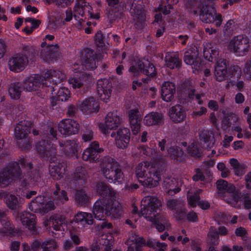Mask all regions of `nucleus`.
<instances>
[{
    "label": "nucleus",
    "instance_id": "obj_17",
    "mask_svg": "<svg viewBox=\"0 0 251 251\" xmlns=\"http://www.w3.org/2000/svg\"><path fill=\"white\" fill-rule=\"evenodd\" d=\"M79 127V125L76 121L65 119L58 124V129L61 134L69 136L77 133Z\"/></svg>",
    "mask_w": 251,
    "mask_h": 251
},
{
    "label": "nucleus",
    "instance_id": "obj_26",
    "mask_svg": "<svg viewBox=\"0 0 251 251\" xmlns=\"http://www.w3.org/2000/svg\"><path fill=\"white\" fill-rule=\"evenodd\" d=\"M202 191L201 189H199L194 194L188 196V204L190 206L194 207L198 205L202 209H207L209 208L210 204L207 201H200V197L199 195Z\"/></svg>",
    "mask_w": 251,
    "mask_h": 251
},
{
    "label": "nucleus",
    "instance_id": "obj_5",
    "mask_svg": "<svg viewBox=\"0 0 251 251\" xmlns=\"http://www.w3.org/2000/svg\"><path fill=\"white\" fill-rule=\"evenodd\" d=\"M227 50L237 56H243L250 49L249 38L246 35L241 34L233 37L226 43Z\"/></svg>",
    "mask_w": 251,
    "mask_h": 251
},
{
    "label": "nucleus",
    "instance_id": "obj_49",
    "mask_svg": "<svg viewBox=\"0 0 251 251\" xmlns=\"http://www.w3.org/2000/svg\"><path fill=\"white\" fill-rule=\"evenodd\" d=\"M168 5L160 4L157 8L156 12H162L164 15H167L171 12L172 9V5L176 4L178 3L179 0H166Z\"/></svg>",
    "mask_w": 251,
    "mask_h": 251
},
{
    "label": "nucleus",
    "instance_id": "obj_53",
    "mask_svg": "<svg viewBox=\"0 0 251 251\" xmlns=\"http://www.w3.org/2000/svg\"><path fill=\"white\" fill-rule=\"evenodd\" d=\"M183 152L180 148L176 146L170 147L167 150V155L170 156L172 159H176L182 155Z\"/></svg>",
    "mask_w": 251,
    "mask_h": 251
},
{
    "label": "nucleus",
    "instance_id": "obj_22",
    "mask_svg": "<svg viewBox=\"0 0 251 251\" xmlns=\"http://www.w3.org/2000/svg\"><path fill=\"white\" fill-rule=\"evenodd\" d=\"M241 193L234 185H230L228 189L222 196L224 200L233 206H235L240 198Z\"/></svg>",
    "mask_w": 251,
    "mask_h": 251
},
{
    "label": "nucleus",
    "instance_id": "obj_31",
    "mask_svg": "<svg viewBox=\"0 0 251 251\" xmlns=\"http://www.w3.org/2000/svg\"><path fill=\"white\" fill-rule=\"evenodd\" d=\"M20 220L23 225L25 226L30 231L35 228V216L29 212L24 211L19 213Z\"/></svg>",
    "mask_w": 251,
    "mask_h": 251
},
{
    "label": "nucleus",
    "instance_id": "obj_3",
    "mask_svg": "<svg viewBox=\"0 0 251 251\" xmlns=\"http://www.w3.org/2000/svg\"><path fill=\"white\" fill-rule=\"evenodd\" d=\"M162 206V203L156 197L147 196L145 197L141 201V209L140 214L146 219L150 222L153 221L158 215L157 213Z\"/></svg>",
    "mask_w": 251,
    "mask_h": 251
},
{
    "label": "nucleus",
    "instance_id": "obj_56",
    "mask_svg": "<svg viewBox=\"0 0 251 251\" xmlns=\"http://www.w3.org/2000/svg\"><path fill=\"white\" fill-rule=\"evenodd\" d=\"M165 61L166 63H179V56L177 52H167L165 55Z\"/></svg>",
    "mask_w": 251,
    "mask_h": 251
},
{
    "label": "nucleus",
    "instance_id": "obj_14",
    "mask_svg": "<svg viewBox=\"0 0 251 251\" xmlns=\"http://www.w3.org/2000/svg\"><path fill=\"white\" fill-rule=\"evenodd\" d=\"M43 77L44 78V82H47L50 85L47 86L49 90L53 92L55 90L56 85L66 79V75L60 71L50 70L47 71Z\"/></svg>",
    "mask_w": 251,
    "mask_h": 251
},
{
    "label": "nucleus",
    "instance_id": "obj_41",
    "mask_svg": "<svg viewBox=\"0 0 251 251\" xmlns=\"http://www.w3.org/2000/svg\"><path fill=\"white\" fill-rule=\"evenodd\" d=\"M22 90V84L19 82L12 83L8 88V93L12 99L17 100L20 98Z\"/></svg>",
    "mask_w": 251,
    "mask_h": 251
},
{
    "label": "nucleus",
    "instance_id": "obj_9",
    "mask_svg": "<svg viewBox=\"0 0 251 251\" xmlns=\"http://www.w3.org/2000/svg\"><path fill=\"white\" fill-rule=\"evenodd\" d=\"M91 11V6L84 0H79L75 3L74 7V17L75 20H77L78 29H81L84 23L83 19L80 17H82L86 13H88L91 19H98L99 18L98 13L93 14Z\"/></svg>",
    "mask_w": 251,
    "mask_h": 251
},
{
    "label": "nucleus",
    "instance_id": "obj_48",
    "mask_svg": "<svg viewBox=\"0 0 251 251\" xmlns=\"http://www.w3.org/2000/svg\"><path fill=\"white\" fill-rule=\"evenodd\" d=\"M75 198L76 203L79 205L85 204L89 200V197L83 190L77 191L75 195Z\"/></svg>",
    "mask_w": 251,
    "mask_h": 251
},
{
    "label": "nucleus",
    "instance_id": "obj_20",
    "mask_svg": "<svg viewBox=\"0 0 251 251\" xmlns=\"http://www.w3.org/2000/svg\"><path fill=\"white\" fill-rule=\"evenodd\" d=\"M168 115L172 122L178 124L185 120L186 112L181 105L176 104L169 109Z\"/></svg>",
    "mask_w": 251,
    "mask_h": 251
},
{
    "label": "nucleus",
    "instance_id": "obj_2",
    "mask_svg": "<svg viewBox=\"0 0 251 251\" xmlns=\"http://www.w3.org/2000/svg\"><path fill=\"white\" fill-rule=\"evenodd\" d=\"M162 170L148 161H143L138 164L135 168V175L139 178H144L139 181L142 185L148 187L157 186L161 179Z\"/></svg>",
    "mask_w": 251,
    "mask_h": 251
},
{
    "label": "nucleus",
    "instance_id": "obj_4",
    "mask_svg": "<svg viewBox=\"0 0 251 251\" xmlns=\"http://www.w3.org/2000/svg\"><path fill=\"white\" fill-rule=\"evenodd\" d=\"M23 177L19 164L10 163L0 172V186L5 187L14 181L21 180Z\"/></svg>",
    "mask_w": 251,
    "mask_h": 251
},
{
    "label": "nucleus",
    "instance_id": "obj_30",
    "mask_svg": "<svg viewBox=\"0 0 251 251\" xmlns=\"http://www.w3.org/2000/svg\"><path fill=\"white\" fill-rule=\"evenodd\" d=\"M81 110L85 113H90L98 111V104L94 97L86 99L79 104Z\"/></svg>",
    "mask_w": 251,
    "mask_h": 251
},
{
    "label": "nucleus",
    "instance_id": "obj_10",
    "mask_svg": "<svg viewBox=\"0 0 251 251\" xmlns=\"http://www.w3.org/2000/svg\"><path fill=\"white\" fill-rule=\"evenodd\" d=\"M195 14L199 13L201 20L207 23H215L216 26H220L222 19L221 15L217 14L216 10L211 5H204L199 9H193Z\"/></svg>",
    "mask_w": 251,
    "mask_h": 251
},
{
    "label": "nucleus",
    "instance_id": "obj_39",
    "mask_svg": "<svg viewBox=\"0 0 251 251\" xmlns=\"http://www.w3.org/2000/svg\"><path fill=\"white\" fill-rule=\"evenodd\" d=\"M200 137L201 140L206 144V147L211 148L214 144L215 140L212 133L206 129H202L200 131Z\"/></svg>",
    "mask_w": 251,
    "mask_h": 251
},
{
    "label": "nucleus",
    "instance_id": "obj_13",
    "mask_svg": "<svg viewBox=\"0 0 251 251\" xmlns=\"http://www.w3.org/2000/svg\"><path fill=\"white\" fill-rule=\"evenodd\" d=\"M44 78L42 76L34 74L26 77L23 82V89L27 92H32L38 90L41 87L50 86L48 83L44 82Z\"/></svg>",
    "mask_w": 251,
    "mask_h": 251
},
{
    "label": "nucleus",
    "instance_id": "obj_54",
    "mask_svg": "<svg viewBox=\"0 0 251 251\" xmlns=\"http://www.w3.org/2000/svg\"><path fill=\"white\" fill-rule=\"evenodd\" d=\"M70 98V92L68 89L62 88L56 93L55 99L57 100L66 101Z\"/></svg>",
    "mask_w": 251,
    "mask_h": 251
},
{
    "label": "nucleus",
    "instance_id": "obj_38",
    "mask_svg": "<svg viewBox=\"0 0 251 251\" xmlns=\"http://www.w3.org/2000/svg\"><path fill=\"white\" fill-rule=\"evenodd\" d=\"M75 221L76 223H80L82 225H92L94 219L91 213L79 212L75 217Z\"/></svg>",
    "mask_w": 251,
    "mask_h": 251
},
{
    "label": "nucleus",
    "instance_id": "obj_45",
    "mask_svg": "<svg viewBox=\"0 0 251 251\" xmlns=\"http://www.w3.org/2000/svg\"><path fill=\"white\" fill-rule=\"evenodd\" d=\"M56 190L54 192V198L57 204L63 203L66 202L68 198L67 197L66 192L64 190H60L59 186L58 184L55 185Z\"/></svg>",
    "mask_w": 251,
    "mask_h": 251
},
{
    "label": "nucleus",
    "instance_id": "obj_42",
    "mask_svg": "<svg viewBox=\"0 0 251 251\" xmlns=\"http://www.w3.org/2000/svg\"><path fill=\"white\" fill-rule=\"evenodd\" d=\"M158 217L156 218L153 221L151 222L155 225L156 228L159 232H162L166 228H168L169 224L166 217L162 214L158 215Z\"/></svg>",
    "mask_w": 251,
    "mask_h": 251
},
{
    "label": "nucleus",
    "instance_id": "obj_63",
    "mask_svg": "<svg viewBox=\"0 0 251 251\" xmlns=\"http://www.w3.org/2000/svg\"><path fill=\"white\" fill-rule=\"evenodd\" d=\"M9 69L14 72L19 73L25 68V64H8Z\"/></svg>",
    "mask_w": 251,
    "mask_h": 251
},
{
    "label": "nucleus",
    "instance_id": "obj_46",
    "mask_svg": "<svg viewBox=\"0 0 251 251\" xmlns=\"http://www.w3.org/2000/svg\"><path fill=\"white\" fill-rule=\"evenodd\" d=\"M136 3H134L131 8V14L135 20L143 21L145 18V13L141 6H136Z\"/></svg>",
    "mask_w": 251,
    "mask_h": 251
},
{
    "label": "nucleus",
    "instance_id": "obj_44",
    "mask_svg": "<svg viewBox=\"0 0 251 251\" xmlns=\"http://www.w3.org/2000/svg\"><path fill=\"white\" fill-rule=\"evenodd\" d=\"M129 240L133 242L131 245L134 247L135 251H142V247L145 244V242L142 237H139L136 233H133Z\"/></svg>",
    "mask_w": 251,
    "mask_h": 251
},
{
    "label": "nucleus",
    "instance_id": "obj_43",
    "mask_svg": "<svg viewBox=\"0 0 251 251\" xmlns=\"http://www.w3.org/2000/svg\"><path fill=\"white\" fill-rule=\"evenodd\" d=\"M227 73L226 64H216L215 66V76L219 81L224 80Z\"/></svg>",
    "mask_w": 251,
    "mask_h": 251
},
{
    "label": "nucleus",
    "instance_id": "obj_36",
    "mask_svg": "<svg viewBox=\"0 0 251 251\" xmlns=\"http://www.w3.org/2000/svg\"><path fill=\"white\" fill-rule=\"evenodd\" d=\"M224 117L223 119V123L227 127H231L239 124L240 119L239 117L232 112L226 113L225 110L222 111Z\"/></svg>",
    "mask_w": 251,
    "mask_h": 251
},
{
    "label": "nucleus",
    "instance_id": "obj_58",
    "mask_svg": "<svg viewBox=\"0 0 251 251\" xmlns=\"http://www.w3.org/2000/svg\"><path fill=\"white\" fill-rule=\"evenodd\" d=\"M47 3H50L51 2L55 3L58 6L65 7L71 4L74 0H45Z\"/></svg>",
    "mask_w": 251,
    "mask_h": 251
},
{
    "label": "nucleus",
    "instance_id": "obj_25",
    "mask_svg": "<svg viewBox=\"0 0 251 251\" xmlns=\"http://www.w3.org/2000/svg\"><path fill=\"white\" fill-rule=\"evenodd\" d=\"M129 71L133 73L141 72L151 76H153L156 74V69L153 64H135L130 67Z\"/></svg>",
    "mask_w": 251,
    "mask_h": 251
},
{
    "label": "nucleus",
    "instance_id": "obj_24",
    "mask_svg": "<svg viewBox=\"0 0 251 251\" xmlns=\"http://www.w3.org/2000/svg\"><path fill=\"white\" fill-rule=\"evenodd\" d=\"M88 177V173L85 168L78 166L73 175V183L76 186H83Z\"/></svg>",
    "mask_w": 251,
    "mask_h": 251
},
{
    "label": "nucleus",
    "instance_id": "obj_33",
    "mask_svg": "<svg viewBox=\"0 0 251 251\" xmlns=\"http://www.w3.org/2000/svg\"><path fill=\"white\" fill-rule=\"evenodd\" d=\"M51 176L55 180L61 179L63 176L65 169L62 163L60 162H50L49 166Z\"/></svg>",
    "mask_w": 251,
    "mask_h": 251
},
{
    "label": "nucleus",
    "instance_id": "obj_7",
    "mask_svg": "<svg viewBox=\"0 0 251 251\" xmlns=\"http://www.w3.org/2000/svg\"><path fill=\"white\" fill-rule=\"evenodd\" d=\"M95 42L97 47L96 52L95 54L90 50H88L85 52V61L91 62H98L102 61L106 53L107 45L103 42L102 35L100 32H98L96 34Z\"/></svg>",
    "mask_w": 251,
    "mask_h": 251
},
{
    "label": "nucleus",
    "instance_id": "obj_61",
    "mask_svg": "<svg viewBox=\"0 0 251 251\" xmlns=\"http://www.w3.org/2000/svg\"><path fill=\"white\" fill-rule=\"evenodd\" d=\"M94 133L90 127H86L83 131L82 138L84 142H88L93 139Z\"/></svg>",
    "mask_w": 251,
    "mask_h": 251
},
{
    "label": "nucleus",
    "instance_id": "obj_35",
    "mask_svg": "<svg viewBox=\"0 0 251 251\" xmlns=\"http://www.w3.org/2000/svg\"><path fill=\"white\" fill-rule=\"evenodd\" d=\"M4 201L7 206L11 210L19 209L22 206L24 201L14 195L8 194L4 198Z\"/></svg>",
    "mask_w": 251,
    "mask_h": 251
},
{
    "label": "nucleus",
    "instance_id": "obj_55",
    "mask_svg": "<svg viewBox=\"0 0 251 251\" xmlns=\"http://www.w3.org/2000/svg\"><path fill=\"white\" fill-rule=\"evenodd\" d=\"M188 152L194 157H199L201 154V151L196 143H191L188 148Z\"/></svg>",
    "mask_w": 251,
    "mask_h": 251
},
{
    "label": "nucleus",
    "instance_id": "obj_21",
    "mask_svg": "<svg viewBox=\"0 0 251 251\" xmlns=\"http://www.w3.org/2000/svg\"><path fill=\"white\" fill-rule=\"evenodd\" d=\"M141 115L137 109H131L128 112V120L133 134L136 135L140 131Z\"/></svg>",
    "mask_w": 251,
    "mask_h": 251
},
{
    "label": "nucleus",
    "instance_id": "obj_37",
    "mask_svg": "<svg viewBox=\"0 0 251 251\" xmlns=\"http://www.w3.org/2000/svg\"><path fill=\"white\" fill-rule=\"evenodd\" d=\"M88 79V76L86 73L82 72L79 77L71 78L69 79V82L74 89L80 88L85 83Z\"/></svg>",
    "mask_w": 251,
    "mask_h": 251
},
{
    "label": "nucleus",
    "instance_id": "obj_34",
    "mask_svg": "<svg viewBox=\"0 0 251 251\" xmlns=\"http://www.w3.org/2000/svg\"><path fill=\"white\" fill-rule=\"evenodd\" d=\"M106 201L104 199H99L93 206V214L94 217L99 220H102L104 217V211H106Z\"/></svg>",
    "mask_w": 251,
    "mask_h": 251
},
{
    "label": "nucleus",
    "instance_id": "obj_18",
    "mask_svg": "<svg viewBox=\"0 0 251 251\" xmlns=\"http://www.w3.org/2000/svg\"><path fill=\"white\" fill-rule=\"evenodd\" d=\"M130 133L129 129L121 128L116 133L113 132L111 136L115 138L116 146L120 149H125L128 146L130 140Z\"/></svg>",
    "mask_w": 251,
    "mask_h": 251
},
{
    "label": "nucleus",
    "instance_id": "obj_52",
    "mask_svg": "<svg viewBox=\"0 0 251 251\" xmlns=\"http://www.w3.org/2000/svg\"><path fill=\"white\" fill-rule=\"evenodd\" d=\"M233 184L228 183L226 181L223 179L218 180L216 182L217 188L219 193L222 196L226 191L230 185Z\"/></svg>",
    "mask_w": 251,
    "mask_h": 251
},
{
    "label": "nucleus",
    "instance_id": "obj_29",
    "mask_svg": "<svg viewBox=\"0 0 251 251\" xmlns=\"http://www.w3.org/2000/svg\"><path fill=\"white\" fill-rule=\"evenodd\" d=\"M164 116L162 113L152 112L146 115L144 118V123L148 126L158 125L163 123Z\"/></svg>",
    "mask_w": 251,
    "mask_h": 251
},
{
    "label": "nucleus",
    "instance_id": "obj_1",
    "mask_svg": "<svg viewBox=\"0 0 251 251\" xmlns=\"http://www.w3.org/2000/svg\"><path fill=\"white\" fill-rule=\"evenodd\" d=\"M102 151L103 149L100 147L99 143L94 141L84 150L82 158L84 161L92 163L100 162V171L109 182L122 183L124 175L118 163L109 156L100 158L99 153Z\"/></svg>",
    "mask_w": 251,
    "mask_h": 251
},
{
    "label": "nucleus",
    "instance_id": "obj_59",
    "mask_svg": "<svg viewBox=\"0 0 251 251\" xmlns=\"http://www.w3.org/2000/svg\"><path fill=\"white\" fill-rule=\"evenodd\" d=\"M0 222L4 228V230L2 231L3 232L5 233L8 231H11L13 229L14 226L9 218L1 219Z\"/></svg>",
    "mask_w": 251,
    "mask_h": 251
},
{
    "label": "nucleus",
    "instance_id": "obj_62",
    "mask_svg": "<svg viewBox=\"0 0 251 251\" xmlns=\"http://www.w3.org/2000/svg\"><path fill=\"white\" fill-rule=\"evenodd\" d=\"M149 151H151V157H152L154 161L155 162H157V160H160L162 161L163 160L164 158L163 156L161 155V153H160L157 149L150 148Z\"/></svg>",
    "mask_w": 251,
    "mask_h": 251
},
{
    "label": "nucleus",
    "instance_id": "obj_15",
    "mask_svg": "<svg viewBox=\"0 0 251 251\" xmlns=\"http://www.w3.org/2000/svg\"><path fill=\"white\" fill-rule=\"evenodd\" d=\"M97 89L100 100L107 103L110 100L112 92L111 82L107 79H100L97 81Z\"/></svg>",
    "mask_w": 251,
    "mask_h": 251
},
{
    "label": "nucleus",
    "instance_id": "obj_51",
    "mask_svg": "<svg viewBox=\"0 0 251 251\" xmlns=\"http://www.w3.org/2000/svg\"><path fill=\"white\" fill-rule=\"evenodd\" d=\"M219 239V233L216 228L211 227L208 233V240L210 243L213 245L218 244Z\"/></svg>",
    "mask_w": 251,
    "mask_h": 251
},
{
    "label": "nucleus",
    "instance_id": "obj_11",
    "mask_svg": "<svg viewBox=\"0 0 251 251\" xmlns=\"http://www.w3.org/2000/svg\"><path fill=\"white\" fill-rule=\"evenodd\" d=\"M28 207L30 211L34 213L44 214L53 209L54 203L51 201L46 202L45 197L39 195L31 201Z\"/></svg>",
    "mask_w": 251,
    "mask_h": 251
},
{
    "label": "nucleus",
    "instance_id": "obj_64",
    "mask_svg": "<svg viewBox=\"0 0 251 251\" xmlns=\"http://www.w3.org/2000/svg\"><path fill=\"white\" fill-rule=\"evenodd\" d=\"M12 63H25L27 62V58L25 56L22 54H16L13 56L12 58V60L10 61Z\"/></svg>",
    "mask_w": 251,
    "mask_h": 251
},
{
    "label": "nucleus",
    "instance_id": "obj_19",
    "mask_svg": "<svg viewBox=\"0 0 251 251\" xmlns=\"http://www.w3.org/2000/svg\"><path fill=\"white\" fill-rule=\"evenodd\" d=\"M184 180L181 178L176 179L174 177H166L163 183V188L166 192L170 195H173L180 190Z\"/></svg>",
    "mask_w": 251,
    "mask_h": 251
},
{
    "label": "nucleus",
    "instance_id": "obj_32",
    "mask_svg": "<svg viewBox=\"0 0 251 251\" xmlns=\"http://www.w3.org/2000/svg\"><path fill=\"white\" fill-rule=\"evenodd\" d=\"M48 225L55 230H64V226H66L65 218L61 215L53 214L50 217Z\"/></svg>",
    "mask_w": 251,
    "mask_h": 251
},
{
    "label": "nucleus",
    "instance_id": "obj_40",
    "mask_svg": "<svg viewBox=\"0 0 251 251\" xmlns=\"http://www.w3.org/2000/svg\"><path fill=\"white\" fill-rule=\"evenodd\" d=\"M218 54V50L216 49H212L210 44H207L204 47L203 56L208 62H214L216 60Z\"/></svg>",
    "mask_w": 251,
    "mask_h": 251
},
{
    "label": "nucleus",
    "instance_id": "obj_23",
    "mask_svg": "<svg viewBox=\"0 0 251 251\" xmlns=\"http://www.w3.org/2000/svg\"><path fill=\"white\" fill-rule=\"evenodd\" d=\"M96 190L98 194L102 197L101 199H104V201H106L117 195L110 186L102 182L97 183Z\"/></svg>",
    "mask_w": 251,
    "mask_h": 251
},
{
    "label": "nucleus",
    "instance_id": "obj_57",
    "mask_svg": "<svg viewBox=\"0 0 251 251\" xmlns=\"http://www.w3.org/2000/svg\"><path fill=\"white\" fill-rule=\"evenodd\" d=\"M41 246L42 249H49L51 251L56 249L58 245L54 239H49L43 242Z\"/></svg>",
    "mask_w": 251,
    "mask_h": 251
},
{
    "label": "nucleus",
    "instance_id": "obj_60",
    "mask_svg": "<svg viewBox=\"0 0 251 251\" xmlns=\"http://www.w3.org/2000/svg\"><path fill=\"white\" fill-rule=\"evenodd\" d=\"M195 48L193 50H188L185 52L184 56V61L185 63L192 62L194 63V57L197 55V53L195 51Z\"/></svg>",
    "mask_w": 251,
    "mask_h": 251
},
{
    "label": "nucleus",
    "instance_id": "obj_12",
    "mask_svg": "<svg viewBox=\"0 0 251 251\" xmlns=\"http://www.w3.org/2000/svg\"><path fill=\"white\" fill-rule=\"evenodd\" d=\"M124 212V206L118 201V195L106 201L105 213L107 216L112 219H119L123 215Z\"/></svg>",
    "mask_w": 251,
    "mask_h": 251
},
{
    "label": "nucleus",
    "instance_id": "obj_28",
    "mask_svg": "<svg viewBox=\"0 0 251 251\" xmlns=\"http://www.w3.org/2000/svg\"><path fill=\"white\" fill-rule=\"evenodd\" d=\"M59 144L60 151L66 155L73 156L77 152V144L75 140H67Z\"/></svg>",
    "mask_w": 251,
    "mask_h": 251
},
{
    "label": "nucleus",
    "instance_id": "obj_47",
    "mask_svg": "<svg viewBox=\"0 0 251 251\" xmlns=\"http://www.w3.org/2000/svg\"><path fill=\"white\" fill-rule=\"evenodd\" d=\"M106 2L109 6L107 11H108V16L110 19H112L115 17H116V9L119 6V0H106Z\"/></svg>",
    "mask_w": 251,
    "mask_h": 251
},
{
    "label": "nucleus",
    "instance_id": "obj_8",
    "mask_svg": "<svg viewBox=\"0 0 251 251\" xmlns=\"http://www.w3.org/2000/svg\"><path fill=\"white\" fill-rule=\"evenodd\" d=\"M50 135L52 136L51 142L48 140L39 141L36 144V148L38 153L43 157H50L55 156L57 153L56 146L53 142L56 141V131L53 128H50Z\"/></svg>",
    "mask_w": 251,
    "mask_h": 251
},
{
    "label": "nucleus",
    "instance_id": "obj_27",
    "mask_svg": "<svg viewBox=\"0 0 251 251\" xmlns=\"http://www.w3.org/2000/svg\"><path fill=\"white\" fill-rule=\"evenodd\" d=\"M175 92L176 87L174 83L166 81L162 84L161 97L164 101L167 102L171 101L173 99Z\"/></svg>",
    "mask_w": 251,
    "mask_h": 251
},
{
    "label": "nucleus",
    "instance_id": "obj_6",
    "mask_svg": "<svg viewBox=\"0 0 251 251\" xmlns=\"http://www.w3.org/2000/svg\"><path fill=\"white\" fill-rule=\"evenodd\" d=\"M31 126L30 121L23 120L19 122L15 127L14 135L21 149L28 150L30 148V143L27 137L30 132Z\"/></svg>",
    "mask_w": 251,
    "mask_h": 251
},
{
    "label": "nucleus",
    "instance_id": "obj_50",
    "mask_svg": "<svg viewBox=\"0 0 251 251\" xmlns=\"http://www.w3.org/2000/svg\"><path fill=\"white\" fill-rule=\"evenodd\" d=\"M183 205L184 202L181 200L176 199L170 200L167 203V208L174 212L179 210V209H181Z\"/></svg>",
    "mask_w": 251,
    "mask_h": 251
},
{
    "label": "nucleus",
    "instance_id": "obj_16",
    "mask_svg": "<svg viewBox=\"0 0 251 251\" xmlns=\"http://www.w3.org/2000/svg\"><path fill=\"white\" fill-rule=\"evenodd\" d=\"M121 123L120 117L115 112H109L105 117V122L100 124L99 127L104 134L108 133L109 130L116 129Z\"/></svg>",
    "mask_w": 251,
    "mask_h": 251
}]
</instances>
